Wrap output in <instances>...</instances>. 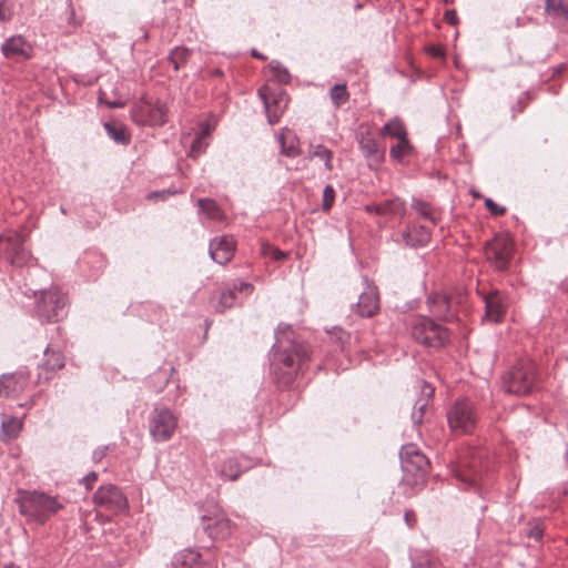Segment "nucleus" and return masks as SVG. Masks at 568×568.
Returning a JSON list of instances; mask_svg holds the SVG:
<instances>
[{"instance_id":"nucleus-8","label":"nucleus","mask_w":568,"mask_h":568,"mask_svg":"<svg viewBox=\"0 0 568 568\" xmlns=\"http://www.w3.org/2000/svg\"><path fill=\"white\" fill-rule=\"evenodd\" d=\"M477 420V409L473 402L466 398L456 400L447 412L448 425L456 433H471L476 427Z\"/></svg>"},{"instance_id":"nucleus-57","label":"nucleus","mask_w":568,"mask_h":568,"mask_svg":"<svg viewBox=\"0 0 568 568\" xmlns=\"http://www.w3.org/2000/svg\"><path fill=\"white\" fill-rule=\"evenodd\" d=\"M284 256H285V254L282 251H280V250L273 251V257L275 260H282Z\"/></svg>"},{"instance_id":"nucleus-59","label":"nucleus","mask_w":568,"mask_h":568,"mask_svg":"<svg viewBox=\"0 0 568 568\" xmlns=\"http://www.w3.org/2000/svg\"><path fill=\"white\" fill-rule=\"evenodd\" d=\"M409 517H410V514L408 511L405 513L404 519H405V521L407 523L408 526H410Z\"/></svg>"},{"instance_id":"nucleus-2","label":"nucleus","mask_w":568,"mask_h":568,"mask_svg":"<svg viewBox=\"0 0 568 568\" xmlns=\"http://www.w3.org/2000/svg\"><path fill=\"white\" fill-rule=\"evenodd\" d=\"M14 501L19 514L28 523L44 525L51 516L63 508L57 496H50L39 490H18Z\"/></svg>"},{"instance_id":"nucleus-46","label":"nucleus","mask_w":568,"mask_h":568,"mask_svg":"<svg viewBox=\"0 0 568 568\" xmlns=\"http://www.w3.org/2000/svg\"><path fill=\"white\" fill-rule=\"evenodd\" d=\"M12 17V11L7 4L6 1H0V21L6 22L9 21Z\"/></svg>"},{"instance_id":"nucleus-58","label":"nucleus","mask_w":568,"mask_h":568,"mask_svg":"<svg viewBox=\"0 0 568 568\" xmlns=\"http://www.w3.org/2000/svg\"><path fill=\"white\" fill-rule=\"evenodd\" d=\"M252 55L257 58V59H265V57L261 53H258L255 49L252 50Z\"/></svg>"},{"instance_id":"nucleus-32","label":"nucleus","mask_w":568,"mask_h":568,"mask_svg":"<svg viewBox=\"0 0 568 568\" xmlns=\"http://www.w3.org/2000/svg\"><path fill=\"white\" fill-rule=\"evenodd\" d=\"M545 11L568 21V0H545Z\"/></svg>"},{"instance_id":"nucleus-11","label":"nucleus","mask_w":568,"mask_h":568,"mask_svg":"<svg viewBox=\"0 0 568 568\" xmlns=\"http://www.w3.org/2000/svg\"><path fill=\"white\" fill-rule=\"evenodd\" d=\"M93 503L101 508L112 513L122 514L129 508L128 498L122 490L112 484L99 487L94 493Z\"/></svg>"},{"instance_id":"nucleus-15","label":"nucleus","mask_w":568,"mask_h":568,"mask_svg":"<svg viewBox=\"0 0 568 568\" xmlns=\"http://www.w3.org/2000/svg\"><path fill=\"white\" fill-rule=\"evenodd\" d=\"M202 526L209 537L216 540L226 539L234 530L233 523L223 513L203 516Z\"/></svg>"},{"instance_id":"nucleus-25","label":"nucleus","mask_w":568,"mask_h":568,"mask_svg":"<svg viewBox=\"0 0 568 568\" xmlns=\"http://www.w3.org/2000/svg\"><path fill=\"white\" fill-rule=\"evenodd\" d=\"M197 206L200 211L209 219L213 221H222L224 219V214L221 207L217 205L215 200L213 199H199Z\"/></svg>"},{"instance_id":"nucleus-33","label":"nucleus","mask_w":568,"mask_h":568,"mask_svg":"<svg viewBox=\"0 0 568 568\" xmlns=\"http://www.w3.org/2000/svg\"><path fill=\"white\" fill-rule=\"evenodd\" d=\"M209 134H210L209 125L202 128L201 131L196 134V136L192 141L191 151H190L193 158H197L200 154H202L205 151V149L209 145V143L206 141Z\"/></svg>"},{"instance_id":"nucleus-10","label":"nucleus","mask_w":568,"mask_h":568,"mask_svg":"<svg viewBox=\"0 0 568 568\" xmlns=\"http://www.w3.org/2000/svg\"><path fill=\"white\" fill-rule=\"evenodd\" d=\"M168 108L160 100L141 101L132 110V119L140 125H163L166 122Z\"/></svg>"},{"instance_id":"nucleus-9","label":"nucleus","mask_w":568,"mask_h":568,"mask_svg":"<svg viewBox=\"0 0 568 568\" xmlns=\"http://www.w3.org/2000/svg\"><path fill=\"white\" fill-rule=\"evenodd\" d=\"M176 427L178 418L168 407L156 405L150 413L149 432L154 442L170 440Z\"/></svg>"},{"instance_id":"nucleus-27","label":"nucleus","mask_w":568,"mask_h":568,"mask_svg":"<svg viewBox=\"0 0 568 568\" xmlns=\"http://www.w3.org/2000/svg\"><path fill=\"white\" fill-rule=\"evenodd\" d=\"M248 467V465H242L237 458H229L223 463L220 474L230 480H236Z\"/></svg>"},{"instance_id":"nucleus-37","label":"nucleus","mask_w":568,"mask_h":568,"mask_svg":"<svg viewBox=\"0 0 568 568\" xmlns=\"http://www.w3.org/2000/svg\"><path fill=\"white\" fill-rule=\"evenodd\" d=\"M412 151V146L407 138L398 140V143L390 148L389 155L393 160L402 162L404 156Z\"/></svg>"},{"instance_id":"nucleus-47","label":"nucleus","mask_w":568,"mask_h":568,"mask_svg":"<svg viewBox=\"0 0 568 568\" xmlns=\"http://www.w3.org/2000/svg\"><path fill=\"white\" fill-rule=\"evenodd\" d=\"M108 452H109L108 445L98 447L92 453V460L94 463L101 462L106 456Z\"/></svg>"},{"instance_id":"nucleus-40","label":"nucleus","mask_w":568,"mask_h":568,"mask_svg":"<svg viewBox=\"0 0 568 568\" xmlns=\"http://www.w3.org/2000/svg\"><path fill=\"white\" fill-rule=\"evenodd\" d=\"M236 300V292L233 288L225 290L221 293L219 311L223 312L234 305Z\"/></svg>"},{"instance_id":"nucleus-41","label":"nucleus","mask_w":568,"mask_h":568,"mask_svg":"<svg viewBox=\"0 0 568 568\" xmlns=\"http://www.w3.org/2000/svg\"><path fill=\"white\" fill-rule=\"evenodd\" d=\"M422 392L424 394V397L419 398L414 405V410L417 413H424V409L428 404V399L434 394V388L429 384L425 383Z\"/></svg>"},{"instance_id":"nucleus-16","label":"nucleus","mask_w":568,"mask_h":568,"mask_svg":"<svg viewBox=\"0 0 568 568\" xmlns=\"http://www.w3.org/2000/svg\"><path fill=\"white\" fill-rule=\"evenodd\" d=\"M235 251V241L230 235L216 236L211 240L209 245V253L211 258L221 265L229 263Z\"/></svg>"},{"instance_id":"nucleus-54","label":"nucleus","mask_w":568,"mask_h":568,"mask_svg":"<svg viewBox=\"0 0 568 568\" xmlns=\"http://www.w3.org/2000/svg\"><path fill=\"white\" fill-rule=\"evenodd\" d=\"M424 413H417L413 410L412 413V420L415 425H420L423 422Z\"/></svg>"},{"instance_id":"nucleus-28","label":"nucleus","mask_w":568,"mask_h":568,"mask_svg":"<svg viewBox=\"0 0 568 568\" xmlns=\"http://www.w3.org/2000/svg\"><path fill=\"white\" fill-rule=\"evenodd\" d=\"M383 216H404L406 212L405 201L400 197H392L382 202Z\"/></svg>"},{"instance_id":"nucleus-31","label":"nucleus","mask_w":568,"mask_h":568,"mask_svg":"<svg viewBox=\"0 0 568 568\" xmlns=\"http://www.w3.org/2000/svg\"><path fill=\"white\" fill-rule=\"evenodd\" d=\"M191 55L192 52L187 48L176 47L171 50L169 61L173 65L174 70L178 71L190 60Z\"/></svg>"},{"instance_id":"nucleus-51","label":"nucleus","mask_w":568,"mask_h":568,"mask_svg":"<svg viewBox=\"0 0 568 568\" xmlns=\"http://www.w3.org/2000/svg\"><path fill=\"white\" fill-rule=\"evenodd\" d=\"M233 290L237 293V292H244L245 294H248L250 292H252L253 290V286L250 284V283H246V282H241L239 284H235Z\"/></svg>"},{"instance_id":"nucleus-55","label":"nucleus","mask_w":568,"mask_h":568,"mask_svg":"<svg viewBox=\"0 0 568 568\" xmlns=\"http://www.w3.org/2000/svg\"><path fill=\"white\" fill-rule=\"evenodd\" d=\"M529 536L538 540L542 537V531L538 527H536L530 530Z\"/></svg>"},{"instance_id":"nucleus-42","label":"nucleus","mask_w":568,"mask_h":568,"mask_svg":"<svg viewBox=\"0 0 568 568\" xmlns=\"http://www.w3.org/2000/svg\"><path fill=\"white\" fill-rule=\"evenodd\" d=\"M335 201V190L332 185H326L323 190L322 209L327 212L332 209Z\"/></svg>"},{"instance_id":"nucleus-12","label":"nucleus","mask_w":568,"mask_h":568,"mask_svg":"<svg viewBox=\"0 0 568 568\" xmlns=\"http://www.w3.org/2000/svg\"><path fill=\"white\" fill-rule=\"evenodd\" d=\"M513 253V242L507 235H497L486 243V258L498 271H506Z\"/></svg>"},{"instance_id":"nucleus-35","label":"nucleus","mask_w":568,"mask_h":568,"mask_svg":"<svg viewBox=\"0 0 568 568\" xmlns=\"http://www.w3.org/2000/svg\"><path fill=\"white\" fill-rule=\"evenodd\" d=\"M311 158H317L318 160L324 162V166L327 171L333 170V152L328 150L323 144H317L313 148V150L310 152Z\"/></svg>"},{"instance_id":"nucleus-38","label":"nucleus","mask_w":568,"mask_h":568,"mask_svg":"<svg viewBox=\"0 0 568 568\" xmlns=\"http://www.w3.org/2000/svg\"><path fill=\"white\" fill-rule=\"evenodd\" d=\"M278 142L281 144L282 154L285 156L295 158L300 154V150L295 143V136H292L291 141L287 142V136L280 134Z\"/></svg>"},{"instance_id":"nucleus-30","label":"nucleus","mask_w":568,"mask_h":568,"mask_svg":"<svg viewBox=\"0 0 568 568\" xmlns=\"http://www.w3.org/2000/svg\"><path fill=\"white\" fill-rule=\"evenodd\" d=\"M104 129L108 135L119 144L126 145L130 142V135L126 133L125 128L121 124L104 123Z\"/></svg>"},{"instance_id":"nucleus-3","label":"nucleus","mask_w":568,"mask_h":568,"mask_svg":"<svg viewBox=\"0 0 568 568\" xmlns=\"http://www.w3.org/2000/svg\"><path fill=\"white\" fill-rule=\"evenodd\" d=\"M410 333L416 342L434 349L444 347L450 338L448 329L429 316L415 318L410 325Z\"/></svg>"},{"instance_id":"nucleus-22","label":"nucleus","mask_w":568,"mask_h":568,"mask_svg":"<svg viewBox=\"0 0 568 568\" xmlns=\"http://www.w3.org/2000/svg\"><path fill=\"white\" fill-rule=\"evenodd\" d=\"M173 568H202L201 555L194 549H183L172 559Z\"/></svg>"},{"instance_id":"nucleus-14","label":"nucleus","mask_w":568,"mask_h":568,"mask_svg":"<svg viewBox=\"0 0 568 568\" xmlns=\"http://www.w3.org/2000/svg\"><path fill=\"white\" fill-rule=\"evenodd\" d=\"M258 97L263 102L268 123H276L286 106L285 92L283 90L272 92L267 87H262L258 89Z\"/></svg>"},{"instance_id":"nucleus-23","label":"nucleus","mask_w":568,"mask_h":568,"mask_svg":"<svg viewBox=\"0 0 568 568\" xmlns=\"http://www.w3.org/2000/svg\"><path fill=\"white\" fill-rule=\"evenodd\" d=\"M358 144L359 150L368 161L378 163L383 159V155L378 150L377 141L369 134H362L358 140Z\"/></svg>"},{"instance_id":"nucleus-60","label":"nucleus","mask_w":568,"mask_h":568,"mask_svg":"<svg viewBox=\"0 0 568 568\" xmlns=\"http://www.w3.org/2000/svg\"><path fill=\"white\" fill-rule=\"evenodd\" d=\"M60 211H61L63 214H65V210H64V207H63V206H61V207H60Z\"/></svg>"},{"instance_id":"nucleus-49","label":"nucleus","mask_w":568,"mask_h":568,"mask_svg":"<svg viewBox=\"0 0 568 568\" xmlns=\"http://www.w3.org/2000/svg\"><path fill=\"white\" fill-rule=\"evenodd\" d=\"M98 479V474L95 471H90L87 476H84L81 480L87 487V489H91L93 483Z\"/></svg>"},{"instance_id":"nucleus-44","label":"nucleus","mask_w":568,"mask_h":568,"mask_svg":"<svg viewBox=\"0 0 568 568\" xmlns=\"http://www.w3.org/2000/svg\"><path fill=\"white\" fill-rule=\"evenodd\" d=\"M173 194H175V192H171L170 190H160L148 193L146 199L153 201H164Z\"/></svg>"},{"instance_id":"nucleus-18","label":"nucleus","mask_w":568,"mask_h":568,"mask_svg":"<svg viewBox=\"0 0 568 568\" xmlns=\"http://www.w3.org/2000/svg\"><path fill=\"white\" fill-rule=\"evenodd\" d=\"M485 301V318L491 323H498L504 317L508 306V297L500 291H493L487 294Z\"/></svg>"},{"instance_id":"nucleus-1","label":"nucleus","mask_w":568,"mask_h":568,"mask_svg":"<svg viewBox=\"0 0 568 568\" xmlns=\"http://www.w3.org/2000/svg\"><path fill=\"white\" fill-rule=\"evenodd\" d=\"M293 334L290 325L283 328L280 325L273 346L271 373L282 385L292 383L294 376L304 368L310 359L308 346L294 339Z\"/></svg>"},{"instance_id":"nucleus-52","label":"nucleus","mask_w":568,"mask_h":568,"mask_svg":"<svg viewBox=\"0 0 568 568\" xmlns=\"http://www.w3.org/2000/svg\"><path fill=\"white\" fill-rule=\"evenodd\" d=\"M412 565L413 568H434L432 561L427 558L419 561H413Z\"/></svg>"},{"instance_id":"nucleus-7","label":"nucleus","mask_w":568,"mask_h":568,"mask_svg":"<svg viewBox=\"0 0 568 568\" xmlns=\"http://www.w3.org/2000/svg\"><path fill=\"white\" fill-rule=\"evenodd\" d=\"M1 252L4 260L16 267H23L32 262V255L26 246V239L18 232L8 231L0 234Z\"/></svg>"},{"instance_id":"nucleus-50","label":"nucleus","mask_w":568,"mask_h":568,"mask_svg":"<svg viewBox=\"0 0 568 568\" xmlns=\"http://www.w3.org/2000/svg\"><path fill=\"white\" fill-rule=\"evenodd\" d=\"M444 19L452 26H455L458 22V17L455 10H447L444 14Z\"/></svg>"},{"instance_id":"nucleus-5","label":"nucleus","mask_w":568,"mask_h":568,"mask_svg":"<svg viewBox=\"0 0 568 568\" xmlns=\"http://www.w3.org/2000/svg\"><path fill=\"white\" fill-rule=\"evenodd\" d=\"M465 297L460 288L436 291L428 294L426 304L435 318L449 322L456 317L457 308Z\"/></svg>"},{"instance_id":"nucleus-6","label":"nucleus","mask_w":568,"mask_h":568,"mask_svg":"<svg viewBox=\"0 0 568 568\" xmlns=\"http://www.w3.org/2000/svg\"><path fill=\"white\" fill-rule=\"evenodd\" d=\"M67 295L58 288L41 291L36 303V313L41 321L55 323L67 316Z\"/></svg>"},{"instance_id":"nucleus-48","label":"nucleus","mask_w":568,"mask_h":568,"mask_svg":"<svg viewBox=\"0 0 568 568\" xmlns=\"http://www.w3.org/2000/svg\"><path fill=\"white\" fill-rule=\"evenodd\" d=\"M364 210H365L367 213L376 214V215H381V216H383L382 202H379V203H371V204H366V205L364 206Z\"/></svg>"},{"instance_id":"nucleus-29","label":"nucleus","mask_w":568,"mask_h":568,"mask_svg":"<svg viewBox=\"0 0 568 568\" xmlns=\"http://www.w3.org/2000/svg\"><path fill=\"white\" fill-rule=\"evenodd\" d=\"M382 134L403 140L407 138L406 129L399 118H393L383 128Z\"/></svg>"},{"instance_id":"nucleus-4","label":"nucleus","mask_w":568,"mask_h":568,"mask_svg":"<svg viewBox=\"0 0 568 568\" xmlns=\"http://www.w3.org/2000/svg\"><path fill=\"white\" fill-rule=\"evenodd\" d=\"M536 364L530 359L516 363L503 375L501 387L508 394L525 395L536 383Z\"/></svg>"},{"instance_id":"nucleus-13","label":"nucleus","mask_w":568,"mask_h":568,"mask_svg":"<svg viewBox=\"0 0 568 568\" xmlns=\"http://www.w3.org/2000/svg\"><path fill=\"white\" fill-rule=\"evenodd\" d=\"M400 467L406 475H412L416 481L427 473L429 462L414 445H406L400 450Z\"/></svg>"},{"instance_id":"nucleus-26","label":"nucleus","mask_w":568,"mask_h":568,"mask_svg":"<svg viewBox=\"0 0 568 568\" xmlns=\"http://www.w3.org/2000/svg\"><path fill=\"white\" fill-rule=\"evenodd\" d=\"M23 423L21 418L3 416L1 422V435L6 439L18 437L22 429Z\"/></svg>"},{"instance_id":"nucleus-43","label":"nucleus","mask_w":568,"mask_h":568,"mask_svg":"<svg viewBox=\"0 0 568 568\" xmlns=\"http://www.w3.org/2000/svg\"><path fill=\"white\" fill-rule=\"evenodd\" d=\"M331 334H332V337H334L336 339V342L341 345L342 348L351 339L349 333L345 332L344 329H342L339 327H335Z\"/></svg>"},{"instance_id":"nucleus-39","label":"nucleus","mask_w":568,"mask_h":568,"mask_svg":"<svg viewBox=\"0 0 568 568\" xmlns=\"http://www.w3.org/2000/svg\"><path fill=\"white\" fill-rule=\"evenodd\" d=\"M270 65L273 71V77L277 82L283 83V84H286L290 82L291 75L286 68H284L277 61H272Z\"/></svg>"},{"instance_id":"nucleus-20","label":"nucleus","mask_w":568,"mask_h":568,"mask_svg":"<svg viewBox=\"0 0 568 568\" xmlns=\"http://www.w3.org/2000/svg\"><path fill=\"white\" fill-rule=\"evenodd\" d=\"M2 54L8 59H29L32 54V47L22 36H12L2 43Z\"/></svg>"},{"instance_id":"nucleus-21","label":"nucleus","mask_w":568,"mask_h":568,"mask_svg":"<svg viewBox=\"0 0 568 568\" xmlns=\"http://www.w3.org/2000/svg\"><path fill=\"white\" fill-rule=\"evenodd\" d=\"M407 246H425L430 240V231L424 225H408L402 234Z\"/></svg>"},{"instance_id":"nucleus-34","label":"nucleus","mask_w":568,"mask_h":568,"mask_svg":"<svg viewBox=\"0 0 568 568\" xmlns=\"http://www.w3.org/2000/svg\"><path fill=\"white\" fill-rule=\"evenodd\" d=\"M412 209L423 219L428 220L432 224H436L435 212L429 203L419 199H413Z\"/></svg>"},{"instance_id":"nucleus-53","label":"nucleus","mask_w":568,"mask_h":568,"mask_svg":"<svg viewBox=\"0 0 568 568\" xmlns=\"http://www.w3.org/2000/svg\"><path fill=\"white\" fill-rule=\"evenodd\" d=\"M428 52L435 58H443L444 51L440 47L433 45L428 49Z\"/></svg>"},{"instance_id":"nucleus-45","label":"nucleus","mask_w":568,"mask_h":568,"mask_svg":"<svg viewBox=\"0 0 568 568\" xmlns=\"http://www.w3.org/2000/svg\"><path fill=\"white\" fill-rule=\"evenodd\" d=\"M485 205L493 215H501L506 211L504 206H500L499 204L495 203L491 199H486Z\"/></svg>"},{"instance_id":"nucleus-36","label":"nucleus","mask_w":568,"mask_h":568,"mask_svg":"<svg viewBox=\"0 0 568 568\" xmlns=\"http://www.w3.org/2000/svg\"><path fill=\"white\" fill-rule=\"evenodd\" d=\"M329 97H331L333 104L336 108H339L341 105L346 103L349 98L346 84H335L329 90Z\"/></svg>"},{"instance_id":"nucleus-24","label":"nucleus","mask_w":568,"mask_h":568,"mask_svg":"<svg viewBox=\"0 0 568 568\" xmlns=\"http://www.w3.org/2000/svg\"><path fill=\"white\" fill-rule=\"evenodd\" d=\"M64 366V356L60 351L53 349L48 345L43 352L42 368L47 372H55Z\"/></svg>"},{"instance_id":"nucleus-56","label":"nucleus","mask_w":568,"mask_h":568,"mask_svg":"<svg viewBox=\"0 0 568 568\" xmlns=\"http://www.w3.org/2000/svg\"><path fill=\"white\" fill-rule=\"evenodd\" d=\"M462 481L468 483L470 486L476 485V478L475 477H466V476H459Z\"/></svg>"},{"instance_id":"nucleus-17","label":"nucleus","mask_w":568,"mask_h":568,"mask_svg":"<svg viewBox=\"0 0 568 568\" xmlns=\"http://www.w3.org/2000/svg\"><path fill=\"white\" fill-rule=\"evenodd\" d=\"M379 310V296L374 285L367 284L361 293L358 301L352 305V311L361 317H372Z\"/></svg>"},{"instance_id":"nucleus-19","label":"nucleus","mask_w":568,"mask_h":568,"mask_svg":"<svg viewBox=\"0 0 568 568\" xmlns=\"http://www.w3.org/2000/svg\"><path fill=\"white\" fill-rule=\"evenodd\" d=\"M28 385V376L23 372L0 376V397H17Z\"/></svg>"}]
</instances>
